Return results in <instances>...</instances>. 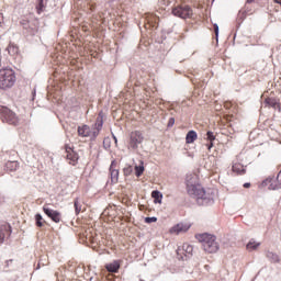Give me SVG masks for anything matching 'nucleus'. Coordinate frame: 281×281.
<instances>
[{"instance_id": "obj_23", "label": "nucleus", "mask_w": 281, "mask_h": 281, "mask_svg": "<svg viewBox=\"0 0 281 281\" xmlns=\"http://www.w3.org/2000/svg\"><path fill=\"white\" fill-rule=\"evenodd\" d=\"M206 139H209V142H214V139H216V136H214L213 132H207Z\"/></svg>"}, {"instance_id": "obj_34", "label": "nucleus", "mask_w": 281, "mask_h": 281, "mask_svg": "<svg viewBox=\"0 0 281 281\" xmlns=\"http://www.w3.org/2000/svg\"><path fill=\"white\" fill-rule=\"evenodd\" d=\"M114 142H115V144H117V137H115V136H114Z\"/></svg>"}, {"instance_id": "obj_19", "label": "nucleus", "mask_w": 281, "mask_h": 281, "mask_svg": "<svg viewBox=\"0 0 281 281\" xmlns=\"http://www.w3.org/2000/svg\"><path fill=\"white\" fill-rule=\"evenodd\" d=\"M7 168L8 170H16L19 168V161H8Z\"/></svg>"}, {"instance_id": "obj_35", "label": "nucleus", "mask_w": 281, "mask_h": 281, "mask_svg": "<svg viewBox=\"0 0 281 281\" xmlns=\"http://www.w3.org/2000/svg\"><path fill=\"white\" fill-rule=\"evenodd\" d=\"M0 243H3V237L2 238L0 237Z\"/></svg>"}, {"instance_id": "obj_7", "label": "nucleus", "mask_w": 281, "mask_h": 281, "mask_svg": "<svg viewBox=\"0 0 281 281\" xmlns=\"http://www.w3.org/2000/svg\"><path fill=\"white\" fill-rule=\"evenodd\" d=\"M2 117L3 121L8 124H12L13 126H16V124H19V117H16V114L8 108L2 109Z\"/></svg>"}, {"instance_id": "obj_32", "label": "nucleus", "mask_w": 281, "mask_h": 281, "mask_svg": "<svg viewBox=\"0 0 281 281\" xmlns=\"http://www.w3.org/2000/svg\"><path fill=\"white\" fill-rule=\"evenodd\" d=\"M247 3H254L255 0H246Z\"/></svg>"}, {"instance_id": "obj_27", "label": "nucleus", "mask_w": 281, "mask_h": 281, "mask_svg": "<svg viewBox=\"0 0 281 281\" xmlns=\"http://www.w3.org/2000/svg\"><path fill=\"white\" fill-rule=\"evenodd\" d=\"M169 126H175V117H171V119L169 120Z\"/></svg>"}, {"instance_id": "obj_3", "label": "nucleus", "mask_w": 281, "mask_h": 281, "mask_svg": "<svg viewBox=\"0 0 281 281\" xmlns=\"http://www.w3.org/2000/svg\"><path fill=\"white\" fill-rule=\"evenodd\" d=\"M16 82V75L12 68L0 69V89H10Z\"/></svg>"}, {"instance_id": "obj_22", "label": "nucleus", "mask_w": 281, "mask_h": 281, "mask_svg": "<svg viewBox=\"0 0 281 281\" xmlns=\"http://www.w3.org/2000/svg\"><path fill=\"white\" fill-rule=\"evenodd\" d=\"M135 172H136V177H142V175H144V166H136Z\"/></svg>"}, {"instance_id": "obj_26", "label": "nucleus", "mask_w": 281, "mask_h": 281, "mask_svg": "<svg viewBox=\"0 0 281 281\" xmlns=\"http://www.w3.org/2000/svg\"><path fill=\"white\" fill-rule=\"evenodd\" d=\"M215 35L218 36V24H214Z\"/></svg>"}, {"instance_id": "obj_4", "label": "nucleus", "mask_w": 281, "mask_h": 281, "mask_svg": "<svg viewBox=\"0 0 281 281\" xmlns=\"http://www.w3.org/2000/svg\"><path fill=\"white\" fill-rule=\"evenodd\" d=\"M102 120H100L98 123H95V130H91V127H89L88 125H82L78 127V135L79 137H92V139H95L100 133V131H102Z\"/></svg>"}, {"instance_id": "obj_16", "label": "nucleus", "mask_w": 281, "mask_h": 281, "mask_svg": "<svg viewBox=\"0 0 281 281\" xmlns=\"http://www.w3.org/2000/svg\"><path fill=\"white\" fill-rule=\"evenodd\" d=\"M233 172H237V175H245L246 170H245V167H243V165L235 164L233 166Z\"/></svg>"}, {"instance_id": "obj_33", "label": "nucleus", "mask_w": 281, "mask_h": 281, "mask_svg": "<svg viewBox=\"0 0 281 281\" xmlns=\"http://www.w3.org/2000/svg\"><path fill=\"white\" fill-rule=\"evenodd\" d=\"M267 104L271 102V99H266Z\"/></svg>"}, {"instance_id": "obj_13", "label": "nucleus", "mask_w": 281, "mask_h": 281, "mask_svg": "<svg viewBox=\"0 0 281 281\" xmlns=\"http://www.w3.org/2000/svg\"><path fill=\"white\" fill-rule=\"evenodd\" d=\"M198 135L194 131H189L187 136H186V142L187 144H194V142H196L198 139Z\"/></svg>"}, {"instance_id": "obj_25", "label": "nucleus", "mask_w": 281, "mask_h": 281, "mask_svg": "<svg viewBox=\"0 0 281 281\" xmlns=\"http://www.w3.org/2000/svg\"><path fill=\"white\" fill-rule=\"evenodd\" d=\"M115 166H117V161L112 160L110 168L114 169V168H115Z\"/></svg>"}, {"instance_id": "obj_17", "label": "nucleus", "mask_w": 281, "mask_h": 281, "mask_svg": "<svg viewBox=\"0 0 281 281\" xmlns=\"http://www.w3.org/2000/svg\"><path fill=\"white\" fill-rule=\"evenodd\" d=\"M8 52L10 54V56H16V54H19V46H16L14 44H10L8 46Z\"/></svg>"}, {"instance_id": "obj_9", "label": "nucleus", "mask_w": 281, "mask_h": 281, "mask_svg": "<svg viewBox=\"0 0 281 281\" xmlns=\"http://www.w3.org/2000/svg\"><path fill=\"white\" fill-rule=\"evenodd\" d=\"M65 150L68 164H70V166H76L78 164V155L76 151H74V148H71L69 145H66Z\"/></svg>"}, {"instance_id": "obj_30", "label": "nucleus", "mask_w": 281, "mask_h": 281, "mask_svg": "<svg viewBox=\"0 0 281 281\" xmlns=\"http://www.w3.org/2000/svg\"><path fill=\"white\" fill-rule=\"evenodd\" d=\"M213 146H214V143L211 142L210 145H207V149H209V150H212V147H213Z\"/></svg>"}, {"instance_id": "obj_11", "label": "nucleus", "mask_w": 281, "mask_h": 281, "mask_svg": "<svg viewBox=\"0 0 281 281\" xmlns=\"http://www.w3.org/2000/svg\"><path fill=\"white\" fill-rule=\"evenodd\" d=\"M190 229V224L179 223L170 228V234H186Z\"/></svg>"}, {"instance_id": "obj_29", "label": "nucleus", "mask_w": 281, "mask_h": 281, "mask_svg": "<svg viewBox=\"0 0 281 281\" xmlns=\"http://www.w3.org/2000/svg\"><path fill=\"white\" fill-rule=\"evenodd\" d=\"M11 262H14V260H12V259L7 260V261H5V267H7V268L10 267V263H11Z\"/></svg>"}, {"instance_id": "obj_8", "label": "nucleus", "mask_w": 281, "mask_h": 281, "mask_svg": "<svg viewBox=\"0 0 281 281\" xmlns=\"http://www.w3.org/2000/svg\"><path fill=\"white\" fill-rule=\"evenodd\" d=\"M193 251L194 247H192L190 244H183L182 247L177 249V254L180 256L181 260H183V256H186V258H190Z\"/></svg>"}, {"instance_id": "obj_36", "label": "nucleus", "mask_w": 281, "mask_h": 281, "mask_svg": "<svg viewBox=\"0 0 281 281\" xmlns=\"http://www.w3.org/2000/svg\"><path fill=\"white\" fill-rule=\"evenodd\" d=\"M99 117H102V112L99 114Z\"/></svg>"}, {"instance_id": "obj_6", "label": "nucleus", "mask_w": 281, "mask_h": 281, "mask_svg": "<svg viewBox=\"0 0 281 281\" xmlns=\"http://www.w3.org/2000/svg\"><path fill=\"white\" fill-rule=\"evenodd\" d=\"M144 143V134L139 131H134L130 134V148L137 150L139 145Z\"/></svg>"}, {"instance_id": "obj_12", "label": "nucleus", "mask_w": 281, "mask_h": 281, "mask_svg": "<svg viewBox=\"0 0 281 281\" xmlns=\"http://www.w3.org/2000/svg\"><path fill=\"white\" fill-rule=\"evenodd\" d=\"M105 268L110 273H117V271H120V261L108 263Z\"/></svg>"}, {"instance_id": "obj_28", "label": "nucleus", "mask_w": 281, "mask_h": 281, "mask_svg": "<svg viewBox=\"0 0 281 281\" xmlns=\"http://www.w3.org/2000/svg\"><path fill=\"white\" fill-rule=\"evenodd\" d=\"M109 142H110L109 138H104V140H103V145L106 146V144H108V148L110 147Z\"/></svg>"}, {"instance_id": "obj_2", "label": "nucleus", "mask_w": 281, "mask_h": 281, "mask_svg": "<svg viewBox=\"0 0 281 281\" xmlns=\"http://www.w3.org/2000/svg\"><path fill=\"white\" fill-rule=\"evenodd\" d=\"M196 238L200 243H202V247L207 254H216V251H218V243L216 241V236L204 233L198 235Z\"/></svg>"}, {"instance_id": "obj_1", "label": "nucleus", "mask_w": 281, "mask_h": 281, "mask_svg": "<svg viewBox=\"0 0 281 281\" xmlns=\"http://www.w3.org/2000/svg\"><path fill=\"white\" fill-rule=\"evenodd\" d=\"M187 191L190 196H195L198 201H204L203 203H210L214 201V193L212 190H203V187L199 183V176L196 173H190L187 176Z\"/></svg>"}, {"instance_id": "obj_20", "label": "nucleus", "mask_w": 281, "mask_h": 281, "mask_svg": "<svg viewBox=\"0 0 281 281\" xmlns=\"http://www.w3.org/2000/svg\"><path fill=\"white\" fill-rule=\"evenodd\" d=\"M74 205L76 214L82 212V204H80V201H78V199L75 200Z\"/></svg>"}, {"instance_id": "obj_37", "label": "nucleus", "mask_w": 281, "mask_h": 281, "mask_svg": "<svg viewBox=\"0 0 281 281\" xmlns=\"http://www.w3.org/2000/svg\"><path fill=\"white\" fill-rule=\"evenodd\" d=\"M105 146L109 148V143H105Z\"/></svg>"}, {"instance_id": "obj_10", "label": "nucleus", "mask_w": 281, "mask_h": 281, "mask_svg": "<svg viewBox=\"0 0 281 281\" xmlns=\"http://www.w3.org/2000/svg\"><path fill=\"white\" fill-rule=\"evenodd\" d=\"M43 212L46 214V216H48V218H52L54 223H60V212L52 210L47 207V205L43 206Z\"/></svg>"}, {"instance_id": "obj_14", "label": "nucleus", "mask_w": 281, "mask_h": 281, "mask_svg": "<svg viewBox=\"0 0 281 281\" xmlns=\"http://www.w3.org/2000/svg\"><path fill=\"white\" fill-rule=\"evenodd\" d=\"M110 175L112 183H117L120 179V171L117 169H113V167H110Z\"/></svg>"}, {"instance_id": "obj_5", "label": "nucleus", "mask_w": 281, "mask_h": 281, "mask_svg": "<svg viewBox=\"0 0 281 281\" xmlns=\"http://www.w3.org/2000/svg\"><path fill=\"white\" fill-rule=\"evenodd\" d=\"M172 14L179 19H190L193 14V11L189 5H179L172 9Z\"/></svg>"}, {"instance_id": "obj_18", "label": "nucleus", "mask_w": 281, "mask_h": 281, "mask_svg": "<svg viewBox=\"0 0 281 281\" xmlns=\"http://www.w3.org/2000/svg\"><path fill=\"white\" fill-rule=\"evenodd\" d=\"M246 247H247L248 251H255V249H257V248L260 247V243L250 240V241L247 244Z\"/></svg>"}, {"instance_id": "obj_31", "label": "nucleus", "mask_w": 281, "mask_h": 281, "mask_svg": "<svg viewBox=\"0 0 281 281\" xmlns=\"http://www.w3.org/2000/svg\"><path fill=\"white\" fill-rule=\"evenodd\" d=\"M251 187V183H249V182H246L245 184H244V188H250Z\"/></svg>"}, {"instance_id": "obj_15", "label": "nucleus", "mask_w": 281, "mask_h": 281, "mask_svg": "<svg viewBox=\"0 0 281 281\" xmlns=\"http://www.w3.org/2000/svg\"><path fill=\"white\" fill-rule=\"evenodd\" d=\"M151 196L154 199V203H161V199H164V194L158 190L151 192Z\"/></svg>"}, {"instance_id": "obj_21", "label": "nucleus", "mask_w": 281, "mask_h": 281, "mask_svg": "<svg viewBox=\"0 0 281 281\" xmlns=\"http://www.w3.org/2000/svg\"><path fill=\"white\" fill-rule=\"evenodd\" d=\"M35 221H36L37 227H43V216L41 214L35 215Z\"/></svg>"}, {"instance_id": "obj_24", "label": "nucleus", "mask_w": 281, "mask_h": 281, "mask_svg": "<svg viewBox=\"0 0 281 281\" xmlns=\"http://www.w3.org/2000/svg\"><path fill=\"white\" fill-rule=\"evenodd\" d=\"M145 223H157V217H146Z\"/></svg>"}]
</instances>
